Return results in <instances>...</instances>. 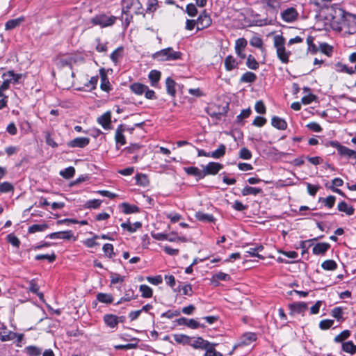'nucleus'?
<instances>
[{
    "label": "nucleus",
    "mask_w": 356,
    "mask_h": 356,
    "mask_svg": "<svg viewBox=\"0 0 356 356\" xmlns=\"http://www.w3.org/2000/svg\"><path fill=\"white\" fill-rule=\"evenodd\" d=\"M341 17V29L345 30L346 33L353 34L356 32V16L344 10H339Z\"/></svg>",
    "instance_id": "nucleus-1"
},
{
    "label": "nucleus",
    "mask_w": 356,
    "mask_h": 356,
    "mask_svg": "<svg viewBox=\"0 0 356 356\" xmlns=\"http://www.w3.org/2000/svg\"><path fill=\"white\" fill-rule=\"evenodd\" d=\"M182 55L181 51H175L172 47H167L153 54L152 58L161 62L174 61L181 59Z\"/></svg>",
    "instance_id": "nucleus-2"
},
{
    "label": "nucleus",
    "mask_w": 356,
    "mask_h": 356,
    "mask_svg": "<svg viewBox=\"0 0 356 356\" xmlns=\"http://www.w3.org/2000/svg\"><path fill=\"white\" fill-rule=\"evenodd\" d=\"M285 39L282 35H275L274 37V47L276 48L277 58L284 64L289 61L291 51H286L284 47Z\"/></svg>",
    "instance_id": "nucleus-3"
},
{
    "label": "nucleus",
    "mask_w": 356,
    "mask_h": 356,
    "mask_svg": "<svg viewBox=\"0 0 356 356\" xmlns=\"http://www.w3.org/2000/svg\"><path fill=\"white\" fill-rule=\"evenodd\" d=\"M118 17L113 15H108L105 13H99L90 19V22L93 26H99L101 28H106L113 26Z\"/></svg>",
    "instance_id": "nucleus-4"
},
{
    "label": "nucleus",
    "mask_w": 356,
    "mask_h": 356,
    "mask_svg": "<svg viewBox=\"0 0 356 356\" xmlns=\"http://www.w3.org/2000/svg\"><path fill=\"white\" fill-rule=\"evenodd\" d=\"M122 13H129L133 8L135 9V14H142L143 6L139 0H122Z\"/></svg>",
    "instance_id": "nucleus-5"
},
{
    "label": "nucleus",
    "mask_w": 356,
    "mask_h": 356,
    "mask_svg": "<svg viewBox=\"0 0 356 356\" xmlns=\"http://www.w3.org/2000/svg\"><path fill=\"white\" fill-rule=\"evenodd\" d=\"M257 334L254 332H246L244 333L241 337V341L238 344H235L233 346L232 350L229 352V355H232L233 353L235 351V350L240 346L241 345L243 346H248L252 342H254L257 340Z\"/></svg>",
    "instance_id": "nucleus-6"
},
{
    "label": "nucleus",
    "mask_w": 356,
    "mask_h": 356,
    "mask_svg": "<svg viewBox=\"0 0 356 356\" xmlns=\"http://www.w3.org/2000/svg\"><path fill=\"white\" fill-rule=\"evenodd\" d=\"M299 13L293 7L287 8L281 13V17L283 21L291 23L297 20Z\"/></svg>",
    "instance_id": "nucleus-7"
},
{
    "label": "nucleus",
    "mask_w": 356,
    "mask_h": 356,
    "mask_svg": "<svg viewBox=\"0 0 356 356\" xmlns=\"http://www.w3.org/2000/svg\"><path fill=\"white\" fill-rule=\"evenodd\" d=\"M196 22L197 30H202L206 29L209 27L212 23L211 17L205 10L200 13Z\"/></svg>",
    "instance_id": "nucleus-8"
},
{
    "label": "nucleus",
    "mask_w": 356,
    "mask_h": 356,
    "mask_svg": "<svg viewBox=\"0 0 356 356\" xmlns=\"http://www.w3.org/2000/svg\"><path fill=\"white\" fill-rule=\"evenodd\" d=\"M175 321L179 325H186L191 329H197L199 327L204 328L205 327L204 324H201L193 318L188 319L185 317H181L177 319Z\"/></svg>",
    "instance_id": "nucleus-9"
},
{
    "label": "nucleus",
    "mask_w": 356,
    "mask_h": 356,
    "mask_svg": "<svg viewBox=\"0 0 356 356\" xmlns=\"http://www.w3.org/2000/svg\"><path fill=\"white\" fill-rule=\"evenodd\" d=\"M204 177L207 175H215L223 168L221 163L209 162L207 165L203 166Z\"/></svg>",
    "instance_id": "nucleus-10"
},
{
    "label": "nucleus",
    "mask_w": 356,
    "mask_h": 356,
    "mask_svg": "<svg viewBox=\"0 0 356 356\" xmlns=\"http://www.w3.org/2000/svg\"><path fill=\"white\" fill-rule=\"evenodd\" d=\"M126 130V125L121 124L118 125L115 130V140L116 143V147L118 149L119 147L118 145H124L126 144V138L123 133Z\"/></svg>",
    "instance_id": "nucleus-11"
},
{
    "label": "nucleus",
    "mask_w": 356,
    "mask_h": 356,
    "mask_svg": "<svg viewBox=\"0 0 356 356\" xmlns=\"http://www.w3.org/2000/svg\"><path fill=\"white\" fill-rule=\"evenodd\" d=\"M99 75L101 78L100 88L103 91L109 92L112 90V88L104 68H101L99 70Z\"/></svg>",
    "instance_id": "nucleus-12"
},
{
    "label": "nucleus",
    "mask_w": 356,
    "mask_h": 356,
    "mask_svg": "<svg viewBox=\"0 0 356 356\" xmlns=\"http://www.w3.org/2000/svg\"><path fill=\"white\" fill-rule=\"evenodd\" d=\"M90 143V138L87 137H77L67 143L69 147L83 148Z\"/></svg>",
    "instance_id": "nucleus-13"
},
{
    "label": "nucleus",
    "mask_w": 356,
    "mask_h": 356,
    "mask_svg": "<svg viewBox=\"0 0 356 356\" xmlns=\"http://www.w3.org/2000/svg\"><path fill=\"white\" fill-rule=\"evenodd\" d=\"M209 345V341L204 339L202 337H191L190 346L195 349L204 350L207 348V346Z\"/></svg>",
    "instance_id": "nucleus-14"
},
{
    "label": "nucleus",
    "mask_w": 356,
    "mask_h": 356,
    "mask_svg": "<svg viewBox=\"0 0 356 356\" xmlns=\"http://www.w3.org/2000/svg\"><path fill=\"white\" fill-rule=\"evenodd\" d=\"M73 237V232L71 230L53 232L47 236V238L51 239H65L70 240Z\"/></svg>",
    "instance_id": "nucleus-15"
},
{
    "label": "nucleus",
    "mask_w": 356,
    "mask_h": 356,
    "mask_svg": "<svg viewBox=\"0 0 356 356\" xmlns=\"http://www.w3.org/2000/svg\"><path fill=\"white\" fill-rule=\"evenodd\" d=\"M97 122L102 125V127L106 129H111V112L108 111L104 113L103 115L97 118Z\"/></svg>",
    "instance_id": "nucleus-16"
},
{
    "label": "nucleus",
    "mask_w": 356,
    "mask_h": 356,
    "mask_svg": "<svg viewBox=\"0 0 356 356\" xmlns=\"http://www.w3.org/2000/svg\"><path fill=\"white\" fill-rule=\"evenodd\" d=\"M184 170L188 175L195 177L197 180H200L204 177L203 170H201L197 167H184Z\"/></svg>",
    "instance_id": "nucleus-17"
},
{
    "label": "nucleus",
    "mask_w": 356,
    "mask_h": 356,
    "mask_svg": "<svg viewBox=\"0 0 356 356\" xmlns=\"http://www.w3.org/2000/svg\"><path fill=\"white\" fill-rule=\"evenodd\" d=\"M138 294L131 288L126 289L124 296L115 303V305H119L124 302H129L138 298Z\"/></svg>",
    "instance_id": "nucleus-18"
},
{
    "label": "nucleus",
    "mask_w": 356,
    "mask_h": 356,
    "mask_svg": "<svg viewBox=\"0 0 356 356\" xmlns=\"http://www.w3.org/2000/svg\"><path fill=\"white\" fill-rule=\"evenodd\" d=\"M225 68L229 72L238 67L239 62L232 55H228L224 60Z\"/></svg>",
    "instance_id": "nucleus-19"
},
{
    "label": "nucleus",
    "mask_w": 356,
    "mask_h": 356,
    "mask_svg": "<svg viewBox=\"0 0 356 356\" xmlns=\"http://www.w3.org/2000/svg\"><path fill=\"white\" fill-rule=\"evenodd\" d=\"M118 316L111 314H107L103 316L104 323L107 327L111 329H114L118 327Z\"/></svg>",
    "instance_id": "nucleus-20"
},
{
    "label": "nucleus",
    "mask_w": 356,
    "mask_h": 356,
    "mask_svg": "<svg viewBox=\"0 0 356 356\" xmlns=\"http://www.w3.org/2000/svg\"><path fill=\"white\" fill-rule=\"evenodd\" d=\"M330 248V245L328 243H316L312 250L314 254L320 255L325 254Z\"/></svg>",
    "instance_id": "nucleus-21"
},
{
    "label": "nucleus",
    "mask_w": 356,
    "mask_h": 356,
    "mask_svg": "<svg viewBox=\"0 0 356 356\" xmlns=\"http://www.w3.org/2000/svg\"><path fill=\"white\" fill-rule=\"evenodd\" d=\"M271 124L279 130H285L287 128L286 120L278 116H273L271 119Z\"/></svg>",
    "instance_id": "nucleus-22"
},
{
    "label": "nucleus",
    "mask_w": 356,
    "mask_h": 356,
    "mask_svg": "<svg viewBox=\"0 0 356 356\" xmlns=\"http://www.w3.org/2000/svg\"><path fill=\"white\" fill-rule=\"evenodd\" d=\"M120 208L122 209V211L125 214H131L138 213L140 209L134 204H130L127 202H122L120 204Z\"/></svg>",
    "instance_id": "nucleus-23"
},
{
    "label": "nucleus",
    "mask_w": 356,
    "mask_h": 356,
    "mask_svg": "<svg viewBox=\"0 0 356 356\" xmlns=\"http://www.w3.org/2000/svg\"><path fill=\"white\" fill-rule=\"evenodd\" d=\"M25 21V17L24 16H21L18 18L10 19L6 22L5 24L6 30H12L17 26H19L22 22Z\"/></svg>",
    "instance_id": "nucleus-24"
},
{
    "label": "nucleus",
    "mask_w": 356,
    "mask_h": 356,
    "mask_svg": "<svg viewBox=\"0 0 356 356\" xmlns=\"http://www.w3.org/2000/svg\"><path fill=\"white\" fill-rule=\"evenodd\" d=\"M197 220L203 222H214L216 218L212 214L205 213L202 211L196 212L195 215Z\"/></svg>",
    "instance_id": "nucleus-25"
},
{
    "label": "nucleus",
    "mask_w": 356,
    "mask_h": 356,
    "mask_svg": "<svg viewBox=\"0 0 356 356\" xmlns=\"http://www.w3.org/2000/svg\"><path fill=\"white\" fill-rule=\"evenodd\" d=\"M24 353L28 356H40L42 349L36 346L31 345L24 348Z\"/></svg>",
    "instance_id": "nucleus-26"
},
{
    "label": "nucleus",
    "mask_w": 356,
    "mask_h": 356,
    "mask_svg": "<svg viewBox=\"0 0 356 356\" xmlns=\"http://www.w3.org/2000/svg\"><path fill=\"white\" fill-rule=\"evenodd\" d=\"M177 83L173 79L168 77L165 80L166 91L168 95L171 97H175L176 95V86Z\"/></svg>",
    "instance_id": "nucleus-27"
},
{
    "label": "nucleus",
    "mask_w": 356,
    "mask_h": 356,
    "mask_svg": "<svg viewBox=\"0 0 356 356\" xmlns=\"http://www.w3.org/2000/svg\"><path fill=\"white\" fill-rule=\"evenodd\" d=\"M217 343H211L209 341V345L207 346V348H204L205 353L204 356H223V355L216 350Z\"/></svg>",
    "instance_id": "nucleus-28"
},
{
    "label": "nucleus",
    "mask_w": 356,
    "mask_h": 356,
    "mask_svg": "<svg viewBox=\"0 0 356 356\" xmlns=\"http://www.w3.org/2000/svg\"><path fill=\"white\" fill-rule=\"evenodd\" d=\"M262 193L263 190L261 188L252 187L250 186H245L241 191V194L243 196H247L250 195H257Z\"/></svg>",
    "instance_id": "nucleus-29"
},
{
    "label": "nucleus",
    "mask_w": 356,
    "mask_h": 356,
    "mask_svg": "<svg viewBox=\"0 0 356 356\" xmlns=\"http://www.w3.org/2000/svg\"><path fill=\"white\" fill-rule=\"evenodd\" d=\"M8 77L11 83H19L22 78V74H16L13 70H9L3 74L2 78Z\"/></svg>",
    "instance_id": "nucleus-30"
},
{
    "label": "nucleus",
    "mask_w": 356,
    "mask_h": 356,
    "mask_svg": "<svg viewBox=\"0 0 356 356\" xmlns=\"http://www.w3.org/2000/svg\"><path fill=\"white\" fill-rule=\"evenodd\" d=\"M337 209L341 212H344L348 216H352L355 213V209L352 206L348 205L344 201H341L337 205Z\"/></svg>",
    "instance_id": "nucleus-31"
},
{
    "label": "nucleus",
    "mask_w": 356,
    "mask_h": 356,
    "mask_svg": "<svg viewBox=\"0 0 356 356\" xmlns=\"http://www.w3.org/2000/svg\"><path fill=\"white\" fill-rule=\"evenodd\" d=\"M289 307L292 312L301 314L307 309V304L304 302H294Z\"/></svg>",
    "instance_id": "nucleus-32"
},
{
    "label": "nucleus",
    "mask_w": 356,
    "mask_h": 356,
    "mask_svg": "<svg viewBox=\"0 0 356 356\" xmlns=\"http://www.w3.org/2000/svg\"><path fill=\"white\" fill-rule=\"evenodd\" d=\"M341 350L350 355H354L356 353V344H355L352 341H345L342 343Z\"/></svg>",
    "instance_id": "nucleus-33"
},
{
    "label": "nucleus",
    "mask_w": 356,
    "mask_h": 356,
    "mask_svg": "<svg viewBox=\"0 0 356 356\" xmlns=\"http://www.w3.org/2000/svg\"><path fill=\"white\" fill-rule=\"evenodd\" d=\"M121 227L123 229H127L129 232L134 233L142 227V223L140 222H136L134 224H131L130 222L128 221L122 222L121 224Z\"/></svg>",
    "instance_id": "nucleus-34"
},
{
    "label": "nucleus",
    "mask_w": 356,
    "mask_h": 356,
    "mask_svg": "<svg viewBox=\"0 0 356 356\" xmlns=\"http://www.w3.org/2000/svg\"><path fill=\"white\" fill-rule=\"evenodd\" d=\"M147 86L140 83H134L130 86V90L136 95H140L143 94Z\"/></svg>",
    "instance_id": "nucleus-35"
},
{
    "label": "nucleus",
    "mask_w": 356,
    "mask_h": 356,
    "mask_svg": "<svg viewBox=\"0 0 356 356\" xmlns=\"http://www.w3.org/2000/svg\"><path fill=\"white\" fill-rule=\"evenodd\" d=\"M334 66L335 70L338 72H344L350 75L355 73V70H353L352 67H348L346 64H343L341 62H337Z\"/></svg>",
    "instance_id": "nucleus-36"
},
{
    "label": "nucleus",
    "mask_w": 356,
    "mask_h": 356,
    "mask_svg": "<svg viewBox=\"0 0 356 356\" xmlns=\"http://www.w3.org/2000/svg\"><path fill=\"white\" fill-rule=\"evenodd\" d=\"M257 75L252 72H245L240 78L241 83H252L257 80Z\"/></svg>",
    "instance_id": "nucleus-37"
},
{
    "label": "nucleus",
    "mask_w": 356,
    "mask_h": 356,
    "mask_svg": "<svg viewBox=\"0 0 356 356\" xmlns=\"http://www.w3.org/2000/svg\"><path fill=\"white\" fill-rule=\"evenodd\" d=\"M161 73L160 71L152 70L149 72L148 78L150 81L151 86H155L161 79Z\"/></svg>",
    "instance_id": "nucleus-38"
},
{
    "label": "nucleus",
    "mask_w": 356,
    "mask_h": 356,
    "mask_svg": "<svg viewBox=\"0 0 356 356\" xmlns=\"http://www.w3.org/2000/svg\"><path fill=\"white\" fill-rule=\"evenodd\" d=\"M331 316L340 323L344 321L343 309L341 307H336L331 311Z\"/></svg>",
    "instance_id": "nucleus-39"
},
{
    "label": "nucleus",
    "mask_w": 356,
    "mask_h": 356,
    "mask_svg": "<svg viewBox=\"0 0 356 356\" xmlns=\"http://www.w3.org/2000/svg\"><path fill=\"white\" fill-rule=\"evenodd\" d=\"M96 298L102 303L111 304L113 302V297L110 293H98Z\"/></svg>",
    "instance_id": "nucleus-40"
},
{
    "label": "nucleus",
    "mask_w": 356,
    "mask_h": 356,
    "mask_svg": "<svg viewBox=\"0 0 356 356\" xmlns=\"http://www.w3.org/2000/svg\"><path fill=\"white\" fill-rule=\"evenodd\" d=\"M174 340L177 343H181L183 345H190L191 338L189 336L184 334H175L173 335Z\"/></svg>",
    "instance_id": "nucleus-41"
},
{
    "label": "nucleus",
    "mask_w": 356,
    "mask_h": 356,
    "mask_svg": "<svg viewBox=\"0 0 356 356\" xmlns=\"http://www.w3.org/2000/svg\"><path fill=\"white\" fill-rule=\"evenodd\" d=\"M336 201V197L334 195H329L327 197H319L318 202L323 204V205L328 208L331 209L334 207Z\"/></svg>",
    "instance_id": "nucleus-42"
},
{
    "label": "nucleus",
    "mask_w": 356,
    "mask_h": 356,
    "mask_svg": "<svg viewBox=\"0 0 356 356\" xmlns=\"http://www.w3.org/2000/svg\"><path fill=\"white\" fill-rule=\"evenodd\" d=\"M15 191V187L13 184L8 181L0 183V193H12Z\"/></svg>",
    "instance_id": "nucleus-43"
},
{
    "label": "nucleus",
    "mask_w": 356,
    "mask_h": 356,
    "mask_svg": "<svg viewBox=\"0 0 356 356\" xmlns=\"http://www.w3.org/2000/svg\"><path fill=\"white\" fill-rule=\"evenodd\" d=\"M226 152V147L224 144H220L213 152H211V157L213 159H220L223 157Z\"/></svg>",
    "instance_id": "nucleus-44"
},
{
    "label": "nucleus",
    "mask_w": 356,
    "mask_h": 356,
    "mask_svg": "<svg viewBox=\"0 0 356 356\" xmlns=\"http://www.w3.org/2000/svg\"><path fill=\"white\" fill-rule=\"evenodd\" d=\"M49 227L48 225L44 224H34L29 227L28 232L30 234L35 233L38 232H43Z\"/></svg>",
    "instance_id": "nucleus-45"
},
{
    "label": "nucleus",
    "mask_w": 356,
    "mask_h": 356,
    "mask_svg": "<svg viewBox=\"0 0 356 356\" xmlns=\"http://www.w3.org/2000/svg\"><path fill=\"white\" fill-rule=\"evenodd\" d=\"M139 290L141 292V296L145 298H149L153 295V291L152 288L146 284H142L139 287Z\"/></svg>",
    "instance_id": "nucleus-46"
},
{
    "label": "nucleus",
    "mask_w": 356,
    "mask_h": 356,
    "mask_svg": "<svg viewBox=\"0 0 356 356\" xmlns=\"http://www.w3.org/2000/svg\"><path fill=\"white\" fill-rule=\"evenodd\" d=\"M341 156H345L348 159H356V151L349 149L343 146L339 153Z\"/></svg>",
    "instance_id": "nucleus-47"
},
{
    "label": "nucleus",
    "mask_w": 356,
    "mask_h": 356,
    "mask_svg": "<svg viewBox=\"0 0 356 356\" xmlns=\"http://www.w3.org/2000/svg\"><path fill=\"white\" fill-rule=\"evenodd\" d=\"M246 65L249 69L256 70L259 67V63L256 60L255 58L250 54L247 57Z\"/></svg>",
    "instance_id": "nucleus-48"
},
{
    "label": "nucleus",
    "mask_w": 356,
    "mask_h": 356,
    "mask_svg": "<svg viewBox=\"0 0 356 356\" xmlns=\"http://www.w3.org/2000/svg\"><path fill=\"white\" fill-rule=\"evenodd\" d=\"M321 267L325 270H334L337 268V264L332 259H328L321 264Z\"/></svg>",
    "instance_id": "nucleus-49"
},
{
    "label": "nucleus",
    "mask_w": 356,
    "mask_h": 356,
    "mask_svg": "<svg viewBox=\"0 0 356 356\" xmlns=\"http://www.w3.org/2000/svg\"><path fill=\"white\" fill-rule=\"evenodd\" d=\"M350 334H351V332L350 330H345L334 337V341L335 343H343V342H344L345 340H346L348 338H349Z\"/></svg>",
    "instance_id": "nucleus-50"
},
{
    "label": "nucleus",
    "mask_w": 356,
    "mask_h": 356,
    "mask_svg": "<svg viewBox=\"0 0 356 356\" xmlns=\"http://www.w3.org/2000/svg\"><path fill=\"white\" fill-rule=\"evenodd\" d=\"M72 59L71 58H65L62 56H57L56 58V64L57 66L60 67H63L65 66H70L72 68Z\"/></svg>",
    "instance_id": "nucleus-51"
},
{
    "label": "nucleus",
    "mask_w": 356,
    "mask_h": 356,
    "mask_svg": "<svg viewBox=\"0 0 356 356\" xmlns=\"http://www.w3.org/2000/svg\"><path fill=\"white\" fill-rule=\"evenodd\" d=\"M17 333L13 331H8V332H0V340L3 342L11 341L16 338Z\"/></svg>",
    "instance_id": "nucleus-52"
},
{
    "label": "nucleus",
    "mask_w": 356,
    "mask_h": 356,
    "mask_svg": "<svg viewBox=\"0 0 356 356\" xmlns=\"http://www.w3.org/2000/svg\"><path fill=\"white\" fill-rule=\"evenodd\" d=\"M75 174V169L72 166L65 168L60 172V175L65 179H70L74 177Z\"/></svg>",
    "instance_id": "nucleus-53"
},
{
    "label": "nucleus",
    "mask_w": 356,
    "mask_h": 356,
    "mask_svg": "<svg viewBox=\"0 0 356 356\" xmlns=\"http://www.w3.org/2000/svg\"><path fill=\"white\" fill-rule=\"evenodd\" d=\"M56 259V256L54 252L51 254H37L35 257V259L37 261L47 259L49 263H53Z\"/></svg>",
    "instance_id": "nucleus-54"
},
{
    "label": "nucleus",
    "mask_w": 356,
    "mask_h": 356,
    "mask_svg": "<svg viewBox=\"0 0 356 356\" xmlns=\"http://www.w3.org/2000/svg\"><path fill=\"white\" fill-rule=\"evenodd\" d=\"M102 201L99 199H93L88 200L85 204L84 207L88 209H97L100 207Z\"/></svg>",
    "instance_id": "nucleus-55"
},
{
    "label": "nucleus",
    "mask_w": 356,
    "mask_h": 356,
    "mask_svg": "<svg viewBox=\"0 0 356 356\" xmlns=\"http://www.w3.org/2000/svg\"><path fill=\"white\" fill-rule=\"evenodd\" d=\"M320 50L327 56H331L333 52V47L326 42L320 44Z\"/></svg>",
    "instance_id": "nucleus-56"
},
{
    "label": "nucleus",
    "mask_w": 356,
    "mask_h": 356,
    "mask_svg": "<svg viewBox=\"0 0 356 356\" xmlns=\"http://www.w3.org/2000/svg\"><path fill=\"white\" fill-rule=\"evenodd\" d=\"M103 251L106 257L108 258H113L115 256V253L113 252V245L111 243H106L103 245Z\"/></svg>",
    "instance_id": "nucleus-57"
},
{
    "label": "nucleus",
    "mask_w": 356,
    "mask_h": 356,
    "mask_svg": "<svg viewBox=\"0 0 356 356\" xmlns=\"http://www.w3.org/2000/svg\"><path fill=\"white\" fill-rule=\"evenodd\" d=\"M252 113L250 108L243 109L239 115L236 117L237 122H242L243 120L245 118H248Z\"/></svg>",
    "instance_id": "nucleus-58"
},
{
    "label": "nucleus",
    "mask_w": 356,
    "mask_h": 356,
    "mask_svg": "<svg viewBox=\"0 0 356 356\" xmlns=\"http://www.w3.org/2000/svg\"><path fill=\"white\" fill-rule=\"evenodd\" d=\"M238 156L241 159L249 160L252 158V153L248 148L242 147L239 151Z\"/></svg>",
    "instance_id": "nucleus-59"
},
{
    "label": "nucleus",
    "mask_w": 356,
    "mask_h": 356,
    "mask_svg": "<svg viewBox=\"0 0 356 356\" xmlns=\"http://www.w3.org/2000/svg\"><path fill=\"white\" fill-rule=\"evenodd\" d=\"M334 320L324 319L320 321L319 327L323 330H328L334 325Z\"/></svg>",
    "instance_id": "nucleus-60"
},
{
    "label": "nucleus",
    "mask_w": 356,
    "mask_h": 356,
    "mask_svg": "<svg viewBox=\"0 0 356 356\" xmlns=\"http://www.w3.org/2000/svg\"><path fill=\"white\" fill-rule=\"evenodd\" d=\"M122 51L123 48L122 47H120L113 51L110 56L111 60L114 63H117L119 58L122 57Z\"/></svg>",
    "instance_id": "nucleus-61"
},
{
    "label": "nucleus",
    "mask_w": 356,
    "mask_h": 356,
    "mask_svg": "<svg viewBox=\"0 0 356 356\" xmlns=\"http://www.w3.org/2000/svg\"><path fill=\"white\" fill-rule=\"evenodd\" d=\"M250 44L251 46L257 48H261L263 45V40L262 39L257 36L254 35L250 40Z\"/></svg>",
    "instance_id": "nucleus-62"
},
{
    "label": "nucleus",
    "mask_w": 356,
    "mask_h": 356,
    "mask_svg": "<svg viewBox=\"0 0 356 356\" xmlns=\"http://www.w3.org/2000/svg\"><path fill=\"white\" fill-rule=\"evenodd\" d=\"M7 241L11 243L13 246L19 248L20 245L19 239L13 234H9L6 236Z\"/></svg>",
    "instance_id": "nucleus-63"
},
{
    "label": "nucleus",
    "mask_w": 356,
    "mask_h": 356,
    "mask_svg": "<svg viewBox=\"0 0 356 356\" xmlns=\"http://www.w3.org/2000/svg\"><path fill=\"white\" fill-rule=\"evenodd\" d=\"M248 44V41L244 38H240L235 42L234 49H245Z\"/></svg>",
    "instance_id": "nucleus-64"
}]
</instances>
